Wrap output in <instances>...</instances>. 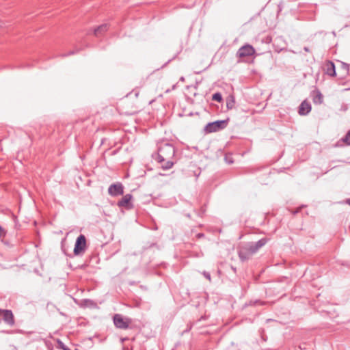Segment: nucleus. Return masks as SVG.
<instances>
[{"label":"nucleus","instance_id":"nucleus-1","mask_svg":"<svg viewBox=\"0 0 350 350\" xmlns=\"http://www.w3.org/2000/svg\"><path fill=\"white\" fill-rule=\"evenodd\" d=\"M175 155V148L168 143L161 144L158 147L157 161L163 170H169L173 165L172 161Z\"/></svg>","mask_w":350,"mask_h":350},{"label":"nucleus","instance_id":"nucleus-2","mask_svg":"<svg viewBox=\"0 0 350 350\" xmlns=\"http://www.w3.org/2000/svg\"><path fill=\"white\" fill-rule=\"evenodd\" d=\"M228 121V120H224L209 122L205 126L204 131L206 133H211L222 130L227 126Z\"/></svg>","mask_w":350,"mask_h":350},{"label":"nucleus","instance_id":"nucleus-3","mask_svg":"<svg viewBox=\"0 0 350 350\" xmlns=\"http://www.w3.org/2000/svg\"><path fill=\"white\" fill-rule=\"evenodd\" d=\"M114 325L121 329H126L131 323V320L128 318H124L120 314H116L113 318Z\"/></svg>","mask_w":350,"mask_h":350},{"label":"nucleus","instance_id":"nucleus-4","mask_svg":"<svg viewBox=\"0 0 350 350\" xmlns=\"http://www.w3.org/2000/svg\"><path fill=\"white\" fill-rule=\"evenodd\" d=\"M0 320L10 326L15 324L14 317L10 310L0 309Z\"/></svg>","mask_w":350,"mask_h":350},{"label":"nucleus","instance_id":"nucleus-5","mask_svg":"<svg viewBox=\"0 0 350 350\" xmlns=\"http://www.w3.org/2000/svg\"><path fill=\"white\" fill-rule=\"evenodd\" d=\"M86 247V239L83 234H80L75 242L74 254L77 256L84 252Z\"/></svg>","mask_w":350,"mask_h":350},{"label":"nucleus","instance_id":"nucleus-6","mask_svg":"<svg viewBox=\"0 0 350 350\" xmlns=\"http://www.w3.org/2000/svg\"><path fill=\"white\" fill-rule=\"evenodd\" d=\"M255 52V49L252 45L246 44L238 50L237 56L239 57H250L253 55Z\"/></svg>","mask_w":350,"mask_h":350},{"label":"nucleus","instance_id":"nucleus-7","mask_svg":"<svg viewBox=\"0 0 350 350\" xmlns=\"http://www.w3.org/2000/svg\"><path fill=\"white\" fill-rule=\"evenodd\" d=\"M133 196L130 193H127L118 202L117 205L120 208H124L126 210H131L133 208V204L131 202Z\"/></svg>","mask_w":350,"mask_h":350},{"label":"nucleus","instance_id":"nucleus-8","mask_svg":"<svg viewBox=\"0 0 350 350\" xmlns=\"http://www.w3.org/2000/svg\"><path fill=\"white\" fill-rule=\"evenodd\" d=\"M108 193L111 196L123 195L124 187L121 183L111 184L108 188Z\"/></svg>","mask_w":350,"mask_h":350},{"label":"nucleus","instance_id":"nucleus-9","mask_svg":"<svg viewBox=\"0 0 350 350\" xmlns=\"http://www.w3.org/2000/svg\"><path fill=\"white\" fill-rule=\"evenodd\" d=\"M325 73L330 77H335L336 75V67L333 62L328 60L325 63L324 67Z\"/></svg>","mask_w":350,"mask_h":350},{"label":"nucleus","instance_id":"nucleus-10","mask_svg":"<svg viewBox=\"0 0 350 350\" xmlns=\"http://www.w3.org/2000/svg\"><path fill=\"white\" fill-rule=\"evenodd\" d=\"M311 96L312 97V101L314 104L320 105V104L323 103V96L321 94V92H320V90H319L318 89L313 90L311 92Z\"/></svg>","mask_w":350,"mask_h":350},{"label":"nucleus","instance_id":"nucleus-11","mask_svg":"<svg viewBox=\"0 0 350 350\" xmlns=\"http://www.w3.org/2000/svg\"><path fill=\"white\" fill-rule=\"evenodd\" d=\"M311 111V105L307 101H303L299 107V113L301 116L307 115Z\"/></svg>","mask_w":350,"mask_h":350},{"label":"nucleus","instance_id":"nucleus-12","mask_svg":"<svg viewBox=\"0 0 350 350\" xmlns=\"http://www.w3.org/2000/svg\"><path fill=\"white\" fill-rule=\"evenodd\" d=\"M238 254L239 258L243 262L248 260L252 256V254L249 252L245 246L239 250Z\"/></svg>","mask_w":350,"mask_h":350},{"label":"nucleus","instance_id":"nucleus-13","mask_svg":"<svg viewBox=\"0 0 350 350\" xmlns=\"http://www.w3.org/2000/svg\"><path fill=\"white\" fill-rule=\"evenodd\" d=\"M107 29H108L107 24H103L94 29V34L97 37L103 35V33L107 31Z\"/></svg>","mask_w":350,"mask_h":350},{"label":"nucleus","instance_id":"nucleus-14","mask_svg":"<svg viewBox=\"0 0 350 350\" xmlns=\"http://www.w3.org/2000/svg\"><path fill=\"white\" fill-rule=\"evenodd\" d=\"M340 64V70H342L343 75H347L349 72L350 66L349 64L345 63L343 62H339Z\"/></svg>","mask_w":350,"mask_h":350},{"label":"nucleus","instance_id":"nucleus-15","mask_svg":"<svg viewBox=\"0 0 350 350\" xmlns=\"http://www.w3.org/2000/svg\"><path fill=\"white\" fill-rule=\"evenodd\" d=\"M245 248L249 251L252 256L255 254L258 250L254 245V242H250L245 245Z\"/></svg>","mask_w":350,"mask_h":350},{"label":"nucleus","instance_id":"nucleus-16","mask_svg":"<svg viewBox=\"0 0 350 350\" xmlns=\"http://www.w3.org/2000/svg\"><path fill=\"white\" fill-rule=\"evenodd\" d=\"M267 242V239L266 238H262L256 242H254V245L259 250L262 247H263Z\"/></svg>","mask_w":350,"mask_h":350},{"label":"nucleus","instance_id":"nucleus-17","mask_svg":"<svg viewBox=\"0 0 350 350\" xmlns=\"http://www.w3.org/2000/svg\"><path fill=\"white\" fill-rule=\"evenodd\" d=\"M234 100L233 97H230L227 99L226 107L228 109H231L234 107Z\"/></svg>","mask_w":350,"mask_h":350},{"label":"nucleus","instance_id":"nucleus-18","mask_svg":"<svg viewBox=\"0 0 350 350\" xmlns=\"http://www.w3.org/2000/svg\"><path fill=\"white\" fill-rule=\"evenodd\" d=\"M341 140L347 145H350V130L347 132L344 137Z\"/></svg>","mask_w":350,"mask_h":350},{"label":"nucleus","instance_id":"nucleus-19","mask_svg":"<svg viewBox=\"0 0 350 350\" xmlns=\"http://www.w3.org/2000/svg\"><path fill=\"white\" fill-rule=\"evenodd\" d=\"M212 98L213 100L221 102L222 100V96L220 93L217 92L213 95Z\"/></svg>","mask_w":350,"mask_h":350},{"label":"nucleus","instance_id":"nucleus-20","mask_svg":"<svg viewBox=\"0 0 350 350\" xmlns=\"http://www.w3.org/2000/svg\"><path fill=\"white\" fill-rule=\"evenodd\" d=\"M6 234V231L0 226V239L4 238Z\"/></svg>","mask_w":350,"mask_h":350},{"label":"nucleus","instance_id":"nucleus-21","mask_svg":"<svg viewBox=\"0 0 350 350\" xmlns=\"http://www.w3.org/2000/svg\"><path fill=\"white\" fill-rule=\"evenodd\" d=\"M79 51V50H78V49L77 50H72V51H69L67 54L63 55V56L66 57V56L74 55V54L78 53Z\"/></svg>","mask_w":350,"mask_h":350},{"label":"nucleus","instance_id":"nucleus-22","mask_svg":"<svg viewBox=\"0 0 350 350\" xmlns=\"http://www.w3.org/2000/svg\"><path fill=\"white\" fill-rule=\"evenodd\" d=\"M203 275H204V276L206 279H208L209 281H211V275H210V273H209L208 272L204 271V272H203Z\"/></svg>","mask_w":350,"mask_h":350},{"label":"nucleus","instance_id":"nucleus-23","mask_svg":"<svg viewBox=\"0 0 350 350\" xmlns=\"http://www.w3.org/2000/svg\"><path fill=\"white\" fill-rule=\"evenodd\" d=\"M197 238L198 239H200V238H202L204 237V234L203 233H198L197 235H196Z\"/></svg>","mask_w":350,"mask_h":350},{"label":"nucleus","instance_id":"nucleus-24","mask_svg":"<svg viewBox=\"0 0 350 350\" xmlns=\"http://www.w3.org/2000/svg\"><path fill=\"white\" fill-rule=\"evenodd\" d=\"M304 50L306 52H309V51H310L309 48H308V47H307V46H305V47L304 48Z\"/></svg>","mask_w":350,"mask_h":350},{"label":"nucleus","instance_id":"nucleus-25","mask_svg":"<svg viewBox=\"0 0 350 350\" xmlns=\"http://www.w3.org/2000/svg\"><path fill=\"white\" fill-rule=\"evenodd\" d=\"M300 208H297L296 211H295L293 212V214H294V215H295V214H297V213H299V211Z\"/></svg>","mask_w":350,"mask_h":350},{"label":"nucleus","instance_id":"nucleus-26","mask_svg":"<svg viewBox=\"0 0 350 350\" xmlns=\"http://www.w3.org/2000/svg\"><path fill=\"white\" fill-rule=\"evenodd\" d=\"M185 77H181L180 78V81H182V82H184V81H185Z\"/></svg>","mask_w":350,"mask_h":350},{"label":"nucleus","instance_id":"nucleus-27","mask_svg":"<svg viewBox=\"0 0 350 350\" xmlns=\"http://www.w3.org/2000/svg\"><path fill=\"white\" fill-rule=\"evenodd\" d=\"M346 203L350 205V198L346 200Z\"/></svg>","mask_w":350,"mask_h":350},{"label":"nucleus","instance_id":"nucleus-28","mask_svg":"<svg viewBox=\"0 0 350 350\" xmlns=\"http://www.w3.org/2000/svg\"><path fill=\"white\" fill-rule=\"evenodd\" d=\"M152 103H153V100H150V101L149 102V103H150V104H152Z\"/></svg>","mask_w":350,"mask_h":350},{"label":"nucleus","instance_id":"nucleus-29","mask_svg":"<svg viewBox=\"0 0 350 350\" xmlns=\"http://www.w3.org/2000/svg\"><path fill=\"white\" fill-rule=\"evenodd\" d=\"M154 230L157 229V228L155 225H154Z\"/></svg>","mask_w":350,"mask_h":350},{"label":"nucleus","instance_id":"nucleus-30","mask_svg":"<svg viewBox=\"0 0 350 350\" xmlns=\"http://www.w3.org/2000/svg\"><path fill=\"white\" fill-rule=\"evenodd\" d=\"M229 163H232V161L230 159H228Z\"/></svg>","mask_w":350,"mask_h":350},{"label":"nucleus","instance_id":"nucleus-31","mask_svg":"<svg viewBox=\"0 0 350 350\" xmlns=\"http://www.w3.org/2000/svg\"><path fill=\"white\" fill-rule=\"evenodd\" d=\"M229 163H232V161L230 159H228Z\"/></svg>","mask_w":350,"mask_h":350},{"label":"nucleus","instance_id":"nucleus-32","mask_svg":"<svg viewBox=\"0 0 350 350\" xmlns=\"http://www.w3.org/2000/svg\"><path fill=\"white\" fill-rule=\"evenodd\" d=\"M345 90H350V88L345 89Z\"/></svg>","mask_w":350,"mask_h":350},{"label":"nucleus","instance_id":"nucleus-33","mask_svg":"<svg viewBox=\"0 0 350 350\" xmlns=\"http://www.w3.org/2000/svg\"><path fill=\"white\" fill-rule=\"evenodd\" d=\"M75 350H79V349H75Z\"/></svg>","mask_w":350,"mask_h":350}]
</instances>
